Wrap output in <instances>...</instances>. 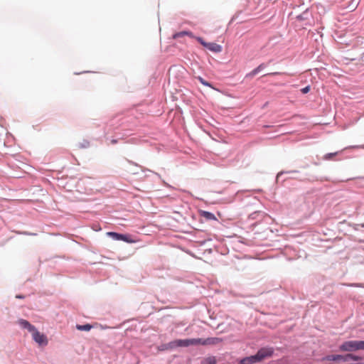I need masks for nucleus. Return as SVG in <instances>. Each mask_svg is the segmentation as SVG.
<instances>
[{"instance_id": "f8f14e48", "label": "nucleus", "mask_w": 364, "mask_h": 364, "mask_svg": "<svg viewBox=\"0 0 364 364\" xmlns=\"http://www.w3.org/2000/svg\"><path fill=\"white\" fill-rule=\"evenodd\" d=\"M200 215L208 220H216L217 218L214 214L210 212L203 210L200 212Z\"/></svg>"}, {"instance_id": "4468645a", "label": "nucleus", "mask_w": 364, "mask_h": 364, "mask_svg": "<svg viewBox=\"0 0 364 364\" xmlns=\"http://www.w3.org/2000/svg\"><path fill=\"white\" fill-rule=\"evenodd\" d=\"M76 328L79 331H89L92 328V326L90 324L77 325Z\"/></svg>"}, {"instance_id": "9d476101", "label": "nucleus", "mask_w": 364, "mask_h": 364, "mask_svg": "<svg viewBox=\"0 0 364 364\" xmlns=\"http://www.w3.org/2000/svg\"><path fill=\"white\" fill-rule=\"evenodd\" d=\"M255 363H259L256 354L255 355L246 357L240 361V364H253Z\"/></svg>"}, {"instance_id": "0eeeda50", "label": "nucleus", "mask_w": 364, "mask_h": 364, "mask_svg": "<svg viewBox=\"0 0 364 364\" xmlns=\"http://www.w3.org/2000/svg\"><path fill=\"white\" fill-rule=\"evenodd\" d=\"M322 361H333V362H339L343 361L346 362L345 355H328L323 357L321 359Z\"/></svg>"}, {"instance_id": "39448f33", "label": "nucleus", "mask_w": 364, "mask_h": 364, "mask_svg": "<svg viewBox=\"0 0 364 364\" xmlns=\"http://www.w3.org/2000/svg\"><path fill=\"white\" fill-rule=\"evenodd\" d=\"M32 337L33 340L40 346H46L48 344V339L46 336L41 333L36 328L32 332Z\"/></svg>"}, {"instance_id": "dca6fc26", "label": "nucleus", "mask_w": 364, "mask_h": 364, "mask_svg": "<svg viewBox=\"0 0 364 364\" xmlns=\"http://www.w3.org/2000/svg\"><path fill=\"white\" fill-rule=\"evenodd\" d=\"M197 78L199 80V82L203 85L211 87L210 84L208 82L205 81L203 77L198 76Z\"/></svg>"}, {"instance_id": "1a4fd4ad", "label": "nucleus", "mask_w": 364, "mask_h": 364, "mask_svg": "<svg viewBox=\"0 0 364 364\" xmlns=\"http://www.w3.org/2000/svg\"><path fill=\"white\" fill-rule=\"evenodd\" d=\"M19 324L23 328L28 329V331L31 333L34 331L36 327L31 325L28 321L24 319H21L18 321Z\"/></svg>"}, {"instance_id": "ddd939ff", "label": "nucleus", "mask_w": 364, "mask_h": 364, "mask_svg": "<svg viewBox=\"0 0 364 364\" xmlns=\"http://www.w3.org/2000/svg\"><path fill=\"white\" fill-rule=\"evenodd\" d=\"M201 364H216L215 357L211 356L208 357L203 360Z\"/></svg>"}, {"instance_id": "423d86ee", "label": "nucleus", "mask_w": 364, "mask_h": 364, "mask_svg": "<svg viewBox=\"0 0 364 364\" xmlns=\"http://www.w3.org/2000/svg\"><path fill=\"white\" fill-rule=\"evenodd\" d=\"M200 340V342L198 345L202 346H213V345H218L220 343L223 341V339L220 338H208L206 339L203 338H198Z\"/></svg>"}, {"instance_id": "9b49d317", "label": "nucleus", "mask_w": 364, "mask_h": 364, "mask_svg": "<svg viewBox=\"0 0 364 364\" xmlns=\"http://www.w3.org/2000/svg\"><path fill=\"white\" fill-rule=\"evenodd\" d=\"M185 36H188L191 38H194L193 33L191 31H181V32H178V33H176L175 34H173V38L176 39L178 38H182Z\"/></svg>"}, {"instance_id": "f03ea898", "label": "nucleus", "mask_w": 364, "mask_h": 364, "mask_svg": "<svg viewBox=\"0 0 364 364\" xmlns=\"http://www.w3.org/2000/svg\"><path fill=\"white\" fill-rule=\"evenodd\" d=\"M339 350L343 352L358 350V341H345L339 346Z\"/></svg>"}, {"instance_id": "7ed1b4c3", "label": "nucleus", "mask_w": 364, "mask_h": 364, "mask_svg": "<svg viewBox=\"0 0 364 364\" xmlns=\"http://www.w3.org/2000/svg\"><path fill=\"white\" fill-rule=\"evenodd\" d=\"M273 348L266 347L260 348L256 353L259 362L262 361L265 358H270L273 355Z\"/></svg>"}, {"instance_id": "a211bd4d", "label": "nucleus", "mask_w": 364, "mask_h": 364, "mask_svg": "<svg viewBox=\"0 0 364 364\" xmlns=\"http://www.w3.org/2000/svg\"><path fill=\"white\" fill-rule=\"evenodd\" d=\"M262 65H260L259 66H258L257 68L254 69L250 73V75H255L256 74L258 73V72L259 71V70L261 69Z\"/></svg>"}, {"instance_id": "6e6552de", "label": "nucleus", "mask_w": 364, "mask_h": 364, "mask_svg": "<svg viewBox=\"0 0 364 364\" xmlns=\"http://www.w3.org/2000/svg\"><path fill=\"white\" fill-rule=\"evenodd\" d=\"M107 235L112 237L114 240L129 242L127 237V235H122L114 232H107Z\"/></svg>"}, {"instance_id": "412c9836", "label": "nucleus", "mask_w": 364, "mask_h": 364, "mask_svg": "<svg viewBox=\"0 0 364 364\" xmlns=\"http://www.w3.org/2000/svg\"><path fill=\"white\" fill-rule=\"evenodd\" d=\"M319 7H321L323 9V13H325V9H324V8H323V6L322 5H321V4L316 5V8L318 9H319Z\"/></svg>"}, {"instance_id": "6ab92c4d", "label": "nucleus", "mask_w": 364, "mask_h": 364, "mask_svg": "<svg viewBox=\"0 0 364 364\" xmlns=\"http://www.w3.org/2000/svg\"><path fill=\"white\" fill-rule=\"evenodd\" d=\"M364 350V341H358V350Z\"/></svg>"}, {"instance_id": "aec40b11", "label": "nucleus", "mask_w": 364, "mask_h": 364, "mask_svg": "<svg viewBox=\"0 0 364 364\" xmlns=\"http://www.w3.org/2000/svg\"><path fill=\"white\" fill-rule=\"evenodd\" d=\"M309 90H310V86H306V87H304V88H302V89L301 90V92H302L303 94H306V93H308V92H309Z\"/></svg>"}, {"instance_id": "f3484780", "label": "nucleus", "mask_w": 364, "mask_h": 364, "mask_svg": "<svg viewBox=\"0 0 364 364\" xmlns=\"http://www.w3.org/2000/svg\"><path fill=\"white\" fill-rule=\"evenodd\" d=\"M336 154H337V152L327 154L324 156L323 159L326 160H330L333 158V156H336Z\"/></svg>"}, {"instance_id": "4be33fe9", "label": "nucleus", "mask_w": 364, "mask_h": 364, "mask_svg": "<svg viewBox=\"0 0 364 364\" xmlns=\"http://www.w3.org/2000/svg\"><path fill=\"white\" fill-rule=\"evenodd\" d=\"M111 142H112V144H116V143H117V140H116V139H113V140H112V141H111Z\"/></svg>"}, {"instance_id": "5701e85b", "label": "nucleus", "mask_w": 364, "mask_h": 364, "mask_svg": "<svg viewBox=\"0 0 364 364\" xmlns=\"http://www.w3.org/2000/svg\"><path fill=\"white\" fill-rule=\"evenodd\" d=\"M16 298H23L21 296H16Z\"/></svg>"}, {"instance_id": "20e7f679", "label": "nucleus", "mask_w": 364, "mask_h": 364, "mask_svg": "<svg viewBox=\"0 0 364 364\" xmlns=\"http://www.w3.org/2000/svg\"><path fill=\"white\" fill-rule=\"evenodd\" d=\"M196 40L204 47L207 48L212 52L214 53H220L222 51V46L215 43H206L203 41V39L200 37H196Z\"/></svg>"}, {"instance_id": "f257e3e1", "label": "nucleus", "mask_w": 364, "mask_h": 364, "mask_svg": "<svg viewBox=\"0 0 364 364\" xmlns=\"http://www.w3.org/2000/svg\"><path fill=\"white\" fill-rule=\"evenodd\" d=\"M199 342L200 340H198V338L178 339L171 342L169 346L171 348L188 347L189 346H197L198 345Z\"/></svg>"}, {"instance_id": "2eb2a0df", "label": "nucleus", "mask_w": 364, "mask_h": 364, "mask_svg": "<svg viewBox=\"0 0 364 364\" xmlns=\"http://www.w3.org/2000/svg\"><path fill=\"white\" fill-rule=\"evenodd\" d=\"M345 358H346V362L348 361L350 359L353 360H359L361 359L360 357L355 355L351 354V353L345 355Z\"/></svg>"}]
</instances>
